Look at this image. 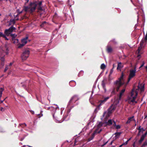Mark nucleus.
Listing matches in <instances>:
<instances>
[{"label":"nucleus","instance_id":"a878e982","mask_svg":"<svg viewBox=\"0 0 147 147\" xmlns=\"http://www.w3.org/2000/svg\"><path fill=\"white\" fill-rule=\"evenodd\" d=\"M9 29V30L10 31L11 33H12L15 30L16 28H15L13 26H11V27H10Z\"/></svg>","mask_w":147,"mask_h":147},{"label":"nucleus","instance_id":"c03bdc74","mask_svg":"<svg viewBox=\"0 0 147 147\" xmlns=\"http://www.w3.org/2000/svg\"><path fill=\"white\" fill-rule=\"evenodd\" d=\"M144 42L143 40H142L140 42V46L142 47L143 46V44Z\"/></svg>","mask_w":147,"mask_h":147},{"label":"nucleus","instance_id":"c9c22d12","mask_svg":"<svg viewBox=\"0 0 147 147\" xmlns=\"http://www.w3.org/2000/svg\"><path fill=\"white\" fill-rule=\"evenodd\" d=\"M43 111H41L40 114H38V115L39 116V117H41L42 116L43 114H42Z\"/></svg>","mask_w":147,"mask_h":147},{"label":"nucleus","instance_id":"3c124183","mask_svg":"<svg viewBox=\"0 0 147 147\" xmlns=\"http://www.w3.org/2000/svg\"><path fill=\"white\" fill-rule=\"evenodd\" d=\"M0 110L2 111H4V109L3 108V107H1L0 108Z\"/></svg>","mask_w":147,"mask_h":147},{"label":"nucleus","instance_id":"72a5a7b5","mask_svg":"<svg viewBox=\"0 0 147 147\" xmlns=\"http://www.w3.org/2000/svg\"><path fill=\"white\" fill-rule=\"evenodd\" d=\"M144 138L143 137L141 136L140 139L139 141V142L140 143H141L143 141V140H144Z\"/></svg>","mask_w":147,"mask_h":147},{"label":"nucleus","instance_id":"7ed1b4c3","mask_svg":"<svg viewBox=\"0 0 147 147\" xmlns=\"http://www.w3.org/2000/svg\"><path fill=\"white\" fill-rule=\"evenodd\" d=\"M138 94L137 91L132 89L130 93V95L128 96L127 101L128 103L132 104L134 103H136L137 101L135 100Z\"/></svg>","mask_w":147,"mask_h":147},{"label":"nucleus","instance_id":"4468645a","mask_svg":"<svg viewBox=\"0 0 147 147\" xmlns=\"http://www.w3.org/2000/svg\"><path fill=\"white\" fill-rule=\"evenodd\" d=\"M20 19L21 20L22 19H10L9 21L8 22V26H9L11 25L13 26V25L15 23V20H18Z\"/></svg>","mask_w":147,"mask_h":147},{"label":"nucleus","instance_id":"b1692460","mask_svg":"<svg viewBox=\"0 0 147 147\" xmlns=\"http://www.w3.org/2000/svg\"><path fill=\"white\" fill-rule=\"evenodd\" d=\"M11 33L10 32L9 29H6L5 30V34L7 36H8L10 34L11 35Z\"/></svg>","mask_w":147,"mask_h":147},{"label":"nucleus","instance_id":"13d9d810","mask_svg":"<svg viewBox=\"0 0 147 147\" xmlns=\"http://www.w3.org/2000/svg\"><path fill=\"white\" fill-rule=\"evenodd\" d=\"M5 40H8L9 39L6 36L5 38Z\"/></svg>","mask_w":147,"mask_h":147},{"label":"nucleus","instance_id":"20e7f679","mask_svg":"<svg viewBox=\"0 0 147 147\" xmlns=\"http://www.w3.org/2000/svg\"><path fill=\"white\" fill-rule=\"evenodd\" d=\"M9 47V45H5L3 49H0V59L2 61L1 64L2 66H3L4 65V56L5 55H7L8 53Z\"/></svg>","mask_w":147,"mask_h":147},{"label":"nucleus","instance_id":"680f3d73","mask_svg":"<svg viewBox=\"0 0 147 147\" xmlns=\"http://www.w3.org/2000/svg\"><path fill=\"white\" fill-rule=\"evenodd\" d=\"M145 118L144 119H146L147 117V115L145 114L144 115Z\"/></svg>","mask_w":147,"mask_h":147},{"label":"nucleus","instance_id":"de8ad7c7","mask_svg":"<svg viewBox=\"0 0 147 147\" xmlns=\"http://www.w3.org/2000/svg\"><path fill=\"white\" fill-rule=\"evenodd\" d=\"M128 140H127L123 144V145H126L128 143Z\"/></svg>","mask_w":147,"mask_h":147},{"label":"nucleus","instance_id":"aec40b11","mask_svg":"<svg viewBox=\"0 0 147 147\" xmlns=\"http://www.w3.org/2000/svg\"><path fill=\"white\" fill-rule=\"evenodd\" d=\"M134 116H132L131 117H130L128 118V120L126 121V123L128 124L131 121H132V120L134 121H136L134 119Z\"/></svg>","mask_w":147,"mask_h":147},{"label":"nucleus","instance_id":"774afa93","mask_svg":"<svg viewBox=\"0 0 147 147\" xmlns=\"http://www.w3.org/2000/svg\"><path fill=\"white\" fill-rule=\"evenodd\" d=\"M123 145V144H122L120 145L119 146V147H121Z\"/></svg>","mask_w":147,"mask_h":147},{"label":"nucleus","instance_id":"58836bf2","mask_svg":"<svg viewBox=\"0 0 147 147\" xmlns=\"http://www.w3.org/2000/svg\"><path fill=\"white\" fill-rule=\"evenodd\" d=\"M147 135V131L144 134H143L141 136L143 137L144 138H145V137Z\"/></svg>","mask_w":147,"mask_h":147},{"label":"nucleus","instance_id":"dca6fc26","mask_svg":"<svg viewBox=\"0 0 147 147\" xmlns=\"http://www.w3.org/2000/svg\"><path fill=\"white\" fill-rule=\"evenodd\" d=\"M42 4V2L41 1H40L38 3H37V5H38V10L39 11H41L42 12H44L45 10L43 9L42 7H41V5Z\"/></svg>","mask_w":147,"mask_h":147},{"label":"nucleus","instance_id":"2f4dec72","mask_svg":"<svg viewBox=\"0 0 147 147\" xmlns=\"http://www.w3.org/2000/svg\"><path fill=\"white\" fill-rule=\"evenodd\" d=\"M26 124L25 123H21L20 124V126L22 127H24V126L26 127Z\"/></svg>","mask_w":147,"mask_h":147},{"label":"nucleus","instance_id":"4d7b16f0","mask_svg":"<svg viewBox=\"0 0 147 147\" xmlns=\"http://www.w3.org/2000/svg\"><path fill=\"white\" fill-rule=\"evenodd\" d=\"M107 113V112H105L104 113H103V116H105V114H106V113Z\"/></svg>","mask_w":147,"mask_h":147},{"label":"nucleus","instance_id":"7c9ffc66","mask_svg":"<svg viewBox=\"0 0 147 147\" xmlns=\"http://www.w3.org/2000/svg\"><path fill=\"white\" fill-rule=\"evenodd\" d=\"M6 35L5 34H3L2 32H0V37H2L4 38L6 36Z\"/></svg>","mask_w":147,"mask_h":147},{"label":"nucleus","instance_id":"49530a36","mask_svg":"<svg viewBox=\"0 0 147 147\" xmlns=\"http://www.w3.org/2000/svg\"><path fill=\"white\" fill-rule=\"evenodd\" d=\"M8 67L7 66H6L4 71L5 72L8 69Z\"/></svg>","mask_w":147,"mask_h":147},{"label":"nucleus","instance_id":"412c9836","mask_svg":"<svg viewBox=\"0 0 147 147\" xmlns=\"http://www.w3.org/2000/svg\"><path fill=\"white\" fill-rule=\"evenodd\" d=\"M97 127L96 129H98V131H99L100 130L99 129L102 125V123L101 122H99L97 123Z\"/></svg>","mask_w":147,"mask_h":147},{"label":"nucleus","instance_id":"cd10ccee","mask_svg":"<svg viewBox=\"0 0 147 147\" xmlns=\"http://www.w3.org/2000/svg\"><path fill=\"white\" fill-rule=\"evenodd\" d=\"M18 43L17 45H18V47L19 48H21L23 47L24 45H25L23 43H22V44L19 43V42Z\"/></svg>","mask_w":147,"mask_h":147},{"label":"nucleus","instance_id":"c756f323","mask_svg":"<svg viewBox=\"0 0 147 147\" xmlns=\"http://www.w3.org/2000/svg\"><path fill=\"white\" fill-rule=\"evenodd\" d=\"M84 73V71H83L82 70H81L78 75V76L80 77L81 76H83V75Z\"/></svg>","mask_w":147,"mask_h":147},{"label":"nucleus","instance_id":"c85d7f7f","mask_svg":"<svg viewBox=\"0 0 147 147\" xmlns=\"http://www.w3.org/2000/svg\"><path fill=\"white\" fill-rule=\"evenodd\" d=\"M111 42H112L115 45H116L117 44V42L114 39L110 40L109 42V43Z\"/></svg>","mask_w":147,"mask_h":147},{"label":"nucleus","instance_id":"0eeeda50","mask_svg":"<svg viewBox=\"0 0 147 147\" xmlns=\"http://www.w3.org/2000/svg\"><path fill=\"white\" fill-rule=\"evenodd\" d=\"M56 107H54L53 106L51 107V112L52 114L53 115V118L54 119L55 121L56 122H57L58 121H59L57 119V116L56 117L55 115V113L56 112V110L57 109H59V107L58 105H55Z\"/></svg>","mask_w":147,"mask_h":147},{"label":"nucleus","instance_id":"e2e57ef3","mask_svg":"<svg viewBox=\"0 0 147 147\" xmlns=\"http://www.w3.org/2000/svg\"><path fill=\"white\" fill-rule=\"evenodd\" d=\"M113 67L112 68L114 69V68L115 67V64H113Z\"/></svg>","mask_w":147,"mask_h":147},{"label":"nucleus","instance_id":"f8f14e48","mask_svg":"<svg viewBox=\"0 0 147 147\" xmlns=\"http://www.w3.org/2000/svg\"><path fill=\"white\" fill-rule=\"evenodd\" d=\"M109 96H107L106 97H105L103 100H101L99 101V104L98 105L99 107L101 106V105H103L104 104L105 102L108 99H109Z\"/></svg>","mask_w":147,"mask_h":147},{"label":"nucleus","instance_id":"f704fd0d","mask_svg":"<svg viewBox=\"0 0 147 147\" xmlns=\"http://www.w3.org/2000/svg\"><path fill=\"white\" fill-rule=\"evenodd\" d=\"M147 146V140H146L145 142L142 144V147Z\"/></svg>","mask_w":147,"mask_h":147},{"label":"nucleus","instance_id":"4be33fe9","mask_svg":"<svg viewBox=\"0 0 147 147\" xmlns=\"http://www.w3.org/2000/svg\"><path fill=\"white\" fill-rule=\"evenodd\" d=\"M121 134V132H116L114 134H115V136L114 137V139L115 140L117 139V138H119Z\"/></svg>","mask_w":147,"mask_h":147},{"label":"nucleus","instance_id":"393cba45","mask_svg":"<svg viewBox=\"0 0 147 147\" xmlns=\"http://www.w3.org/2000/svg\"><path fill=\"white\" fill-rule=\"evenodd\" d=\"M115 108V106L113 105H112L109 109V111L111 112L112 111L114 110Z\"/></svg>","mask_w":147,"mask_h":147},{"label":"nucleus","instance_id":"a211bd4d","mask_svg":"<svg viewBox=\"0 0 147 147\" xmlns=\"http://www.w3.org/2000/svg\"><path fill=\"white\" fill-rule=\"evenodd\" d=\"M125 91V89H123L121 90L120 92V93L119 95V98H118V102H119V101L121 100V98L122 96L123 95V94L124 92Z\"/></svg>","mask_w":147,"mask_h":147},{"label":"nucleus","instance_id":"a19ab883","mask_svg":"<svg viewBox=\"0 0 147 147\" xmlns=\"http://www.w3.org/2000/svg\"><path fill=\"white\" fill-rule=\"evenodd\" d=\"M145 64L144 62L143 61L142 62V64H141L140 67H139V69H140L142 67L144 66Z\"/></svg>","mask_w":147,"mask_h":147},{"label":"nucleus","instance_id":"5fc2aeb1","mask_svg":"<svg viewBox=\"0 0 147 147\" xmlns=\"http://www.w3.org/2000/svg\"><path fill=\"white\" fill-rule=\"evenodd\" d=\"M141 126H139V128H138L139 131H140V130H141Z\"/></svg>","mask_w":147,"mask_h":147},{"label":"nucleus","instance_id":"ea45409f","mask_svg":"<svg viewBox=\"0 0 147 147\" xmlns=\"http://www.w3.org/2000/svg\"><path fill=\"white\" fill-rule=\"evenodd\" d=\"M102 85L103 88L105 87V84L104 82V81H102Z\"/></svg>","mask_w":147,"mask_h":147},{"label":"nucleus","instance_id":"f3484780","mask_svg":"<svg viewBox=\"0 0 147 147\" xmlns=\"http://www.w3.org/2000/svg\"><path fill=\"white\" fill-rule=\"evenodd\" d=\"M114 121H115L113 120L112 119H109L107 122H106L105 123L106 125L109 126H111L112 124L113 125L114 123Z\"/></svg>","mask_w":147,"mask_h":147},{"label":"nucleus","instance_id":"bb28decb","mask_svg":"<svg viewBox=\"0 0 147 147\" xmlns=\"http://www.w3.org/2000/svg\"><path fill=\"white\" fill-rule=\"evenodd\" d=\"M113 125L114 126H115L116 128L117 129H119L121 128V126L120 125H117L116 124V122L115 121H114V123L113 124Z\"/></svg>","mask_w":147,"mask_h":147},{"label":"nucleus","instance_id":"423d86ee","mask_svg":"<svg viewBox=\"0 0 147 147\" xmlns=\"http://www.w3.org/2000/svg\"><path fill=\"white\" fill-rule=\"evenodd\" d=\"M66 109L67 110L64 114L63 117L62 119H61L59 117H57V119L59 121H58L57 123H61L64 121H67L69 119V113L70 112L71 109L69 108H67Z\"/></svg>","mask_w":147,"mask_h":147},{"label":"nucleus","instance_id":"79ce46f5","mask_svg":"<svg viewBox=\"0 0 147 147\" xmlns=\"http://www.w3.org/2000/svg\"><path fill=\"white\" fill-rule=\"evenodd\" d=\"M142 46H140L138 47V50L139 52H140V51H141V50L142 49Z\"/></svg>","mask_w":147,"mask_h":147},{"label":"nucleus","instance_id":"09e8293b","mask_svg":"<svg viewBox=\"0 0 147 147\" xmlns=\"http://www.w3.org/2000/svg\"><path fill=\"white\" fill-rule=\"evenodd\" d=\"M46 23V22L45 21L44 22H43L42 23V24H41V25H40V26L41 27H43V26H44V23Z\"/></svg>","mask_w":147,"mask_h":147},{"label":"nucleus","instance_id":"864d4df0","mask_svg":"<svg viewBox=\"0 0 147 147\" xmlns=\"http://www.w3.org/2000/svg\"><path fill=\"white\" fill-rule=\"evenodd\" d=\"M24 139V138H20L19 137V139H20V140L21 141H22Z\"/></svg>","mask_w":147,"mask_h":147},{"label":"nucleus","instance_id":"0e129e2a","mask_svg":"<svg viewBox=\"0 0 147 147\" xmlns=\"http://www.w3.org/2000/svg\"><path fill=\"white\" fill-rule=\"evenodd\" d=\"M92 94H91V97H90V98H91V97H92V94H93V92H94V91H93V90H92Z\"/></svg>","mask_w":147,"mask_h":147},{"label":"nucleus","instance_id":"6e6552de","mask_svg":"<svg viewBox=\"0 0 147 147\" xmlns=\"http://www.w3.org/2000/svg\"><path fill=\"white\" fill-rule=\"evenodd\" d=\"M136 67H134V69H131L130 70V73L129 76V78L128 80L127 83H128L130 80L133 78L136 75Z\"/></svg>","mask_w":147,"mask_h":147},{"label":"nucleus","instance_id":"5701e85b","mask_svg":"<svg viewBox=\"0 0 147 147\" xmlns=\"http://www.w3.org/2000/svg\"><path fill=\"white\" fill-rule=\"evenodd\" d=\"M69 84L70 86L72 87L75 86L76 85V82L74 80H71L69 82Z\"/></svg>","mask_w":147,"mask_h":147},{"label":"nucleus","instance_id":"f03ea898","mask_svg":"<svg viewBox=\"0 0 147 147\" xmlns=\"http://www.w3.org/2000/svg\"><path fill=\"white\" fill-rule=\"evenodd\" d=\"M37 5V2L36 1L30 2L28 6H24L22 10L20 12L22 13L24 11L26 12H29L30 13L35 11Z\"/></svg>","mask_w":147,"mask_h":147},{"label":"nucleus","instance_id":"603ef678","mask_svg":"<svg viewBox=\"0 0 147 147\" xmlns=\"http://www.w3.org/2000/svg\"><path fill=\"white\" fill-rule=\"evenodd\" d=\"M29 111H30V112L32 114H34V111H32V110H29Z\"/></svg>","mask_w":147,"mask_h":147},{"label":"nucleus","instance_id":"bf43d9fd","mask_svg":"<svg viewBox=\"0 0 147 147\" xmlns=\"http://www.w3.org/2000/svg\"><path fill=\"white\" fill-rule=\"evenodd\" d=\"M29 0H26V2L25 3V5H26V4L27 3H28L29 1Z\"/></svg>","mask_w":147,"mask_h":147},{"label":"nucleus","instance_id":"f257e3e1","mask_svg":"<svg viewBox=\"0 0 147 147\" xmlns=\"http://www.w3.org/2000/svg\"><path fill=\"white\" fill-rule=\"evenodd\" d=\"M123 76V73H122L121 77L114 82V84L115 85V87L111 88L110 90L111 92V95L115 94H116L115 89H116L117 91L118 92L119 90L120 87L124 84Z\"/></svg>","mask_w":147,"mask_h":147},{"label":"nucleus","instance_id":"338daca9","mask_svg":"<svg viewBox=\"0 0 147 147\" xmlns=\"http://www.w3.org/2000/svg\"><path fill=\"white\" fill-rule=\"evenodd\" d=\"M5 99H4V100H1V103H2V102H3V101L5 100Z\"/></svg>","mask_w":147,"mask_h":147},{"label":"nucleus","instance_id":"a18cd8bd","mask_svg":"<svg viewBox=\"0 0 147 147\" xmlns=\"http://www.w3.org/2000/svg\"><path fill=\"white\" fill-rule=\"evenodd\" d=\"M108 141H109V140L107 141L106 142H105L104 143V144H103L101 145V147H103L108 142Z\"/></svg>","mask_w":147,"mask_h":147},{"label":"nucleus","instance_id":"052dcab7","mask_svg":"<svg viewBox=\"0 0 147 147\" xmlns=\"http://www.w3.org/2000/svg\"><path fill=\"white\" fill-rule=\"evenodd\" d=\"M113 141H114V140H112V141L110 143V145H111L112 144V143H113Z\"/></svg>","mask_w":147,"mask_h":147},{"label":"nucleus","instance_id":"9d476101","mask_svg":"<svg viewBox=\"0 0 147 147\" xmlns=\"http://www.w3.org/2000/svg\"><path fill=\"white\" fill-rule=\"evenodd\" d=\"M102 131V129H100V130L99 131H98V129H96L94 131L92 134L91 136L88 138V140L89 141H90L92 140L94 137L95 136V134H96L99 133Z\"/></svg>","mask_w":147,"mask_h":147},{"label":"nucleus","instance_id":"37998d69","mask_svg":"<svg viewBox=\"0 0 147 147\" xmlns=\"http://www.w3.org/2000/svg\"><path fill=\"white\" fill-rule=\"evenodd\" d=\"M54 17L55 18H59V17L58 16L57 13H55V15L54 16Z\"/></svg>","mask_w":147,"mask_h":147},{"label":"nucleus","instance_id":"6e6d98bb","mask_svg":"<svg viewBox=\"0 0 147 147\" xmlns=\"http://www.w3.org/2000/svg\"><path fill=\"white\" fill-rule=\"evenodd\" d=\"M45 108L46 109H47L48 110H49V109H50V110H51V107H48L47 108V109H46V108Z\"/></svg>","mask_w":147,"mask_h":147},{"label":"nucleus","instance_id":"1a4fd4ad","mask_svg":"<svg viewBox=\"0 0 147 147\" xmlns=\"http://www.w3.org/2000/svg\"><path fill=\"white\" fill-rule=\"evenodd\" d=\"M30 51L28 50H26L21 55V58L23 60H26L28 57Z\"/></svg>","mask_w":147,"mask_h":147},{"label":"nucleus","instance_id":"8fccbe9b","mask_svg":"<svg viewBox=\"0 0 147 147\" xmlns=\"http://www.w3.org/2000/svg\"><path fill=\"white\" fill-rule=\"evenodd\" d=\"M113 68H112L110 70V74H112L113 72Z\"/></svg>","mask_w":147,"mask_h":147},{"label":"nucleus","instance_id":"ddd939ff","mask_svg":"<svg viewBox=\"0 0 147 147\" xmlns=\"http://www.w3.org/2000/svg\"><path fill=\"white\" fill-rule=\"evenodd\" d=\"M106 50L107 52L109 54L111 53L113 51V49L111 46L109 45V44L107 46Z\"/></svg>","mask_w":147,"mask_h":147},{"label":"nucleus","instance_id":"2eb2a0df","mask_svg":"<svg viewBox=\"0 0 147 147\" xmlns=\"http://www.w3.org/2000/svg\"><path fill=\"white\" fill-rule=\"evenodd\" d=\"M28 36L27 35L25 37L22 39L21 40V43L25 45L28 42Z\"/></svg>","mask_w":147,"mask_h":147},{"label":"nucleus","instance_id":"473e14b6","mask_svg":"<svg viewBox=\"0 0 147 147\" xmlns=\"http://www.w3.org/2000/svg\"><path fill=\"white\" fill-rule=\"evenodd\" d=\"M105 67V65L104 63L102 64L100 66V68L102 69H104Z\"/></svg>","mask_w":147,"mask_h":147},{"label":"nucleus","instance_id":"39448f33","mask_svg":"<svg viewBox=\"0 0 147 147\" xmlns=\"http://www.w3.org/2000/svg\"><path fill=\"white\" fill-rule=\"evenodd\" d=\"M79 98L77 95H74L69 100L67 105V108H69L71 109L74 106L78 105V103L77 101Z\"/></svg>","mask_w":147,"mask_h":147},{"label":"nucleus","instance_id":"6ab92c4d","mask_svg":"<svg viewBox=\"0 0 147 147\" xmlns=\"http://www.w3.org/2000/svg\"><path fill=\"white\" fill-rule=\"evenodd\" d=\"M117 63V70L121 71V69L123 67V65L121 63V62H118Z\"/></svg>","mask_w":147,"mask_h":147},{"label":"nucleus","instance_id":"69168bd1","mask_svg":"<svg viewBox=\"0 0 147 147\" xmlns=\"http://www.w3.org/2000/svg\"><path fill=\"white\" fill-rule=\"evenodd\" d=\"M13 64V63H9V66H11Z\"/></svg>","mask_w":147,"mask_h":147},{"label":"nucleus","instance_id":"4c0bfd02","mask_svg":"<svg viewBox=\"0 0 147 147\" xmlns=\"http://www.w3.org/2000/svg\"><path fill=\"white\" fill-rule=\"evenodd\" d=\"M5 132V130L1 128L0 129V133H4Z\"/></svg>","mask_w":147,"mask_h":147},{"label":"nucleus","instance_id":"e433bc0d","mask_svg":"<svg viewBox=\"0 0 147 147\" xmlns=\"http://www.w3.org/2000/svg\"><path fill=\"white\" fill-rule=\"evenodd\" d=\"M145 129H144V128L143 127H142L141 130H140L139 131V133H140L141 132H142L143 133V131H145Z\"/></svg>","mask_w":147,"mask_h":147},{"label":"nucleus","instance_id":"9b49d317","mask_svg":"<svg viewBox=\"0 0 147 147\" xmlns=\"http://www.w3.org/2000/svg\"><path fill=\"white\" fill-rule=\"evenodd\" d=\"M11 36L12 37V40L13 41V43L14 44H16L19 42V40L18 39L15 38L17 36V35L15 34H11Z\"/></svg>","mask_w":147,"mask_h":147}]
</instances>
